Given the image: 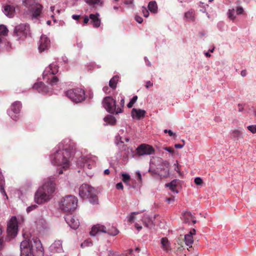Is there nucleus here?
I'll list each match as a JSON object with an SVG mask.
<instances>
[{
	"label": "nucleus",
	"mask_w": 256,
	"mask_h": 256,
	"mask_svg": "<svg viewBox=\"0 0 256 256\" xmlns=\"http://www.w3.org/2000/svg\"><path fill=\"white\" fill-rule=\"evenodd\" d=\"M22 107L21 103L20 102H16L11 106V110L14 114H18Z\"/></svg>",
	"instance_id": "26"
},
{
	"label": "nucleus",
	"mask_w": 256,
	"mask_h": 256,
	"mask_svg": "<svg viewBox=\"0 0 256 256\" xmlns=\"http://www.w3.org/2000/svg\"><path fill=\"white\" fill-rule=\"evenodd\" d=\"M20 248V256H43L44 253L41 242L37 238L22 240Z\"/></svg>",
	"instance_id": "1"
},
{
	"label": "nucleus",
	"mask_w": 256,
	"mask_h": 256,
	"mask_svg": "<svg viewBox=\"0 0 256 256\" xmlns=\"http://www.w3.org/2000/svg\"><path fill=\"white\" fill-rule=\"evenodd\" d=\"M240 74L242 76H245L246 75V70H242Z\"/></svg>",
	"instance_id": "55"
},
{
	"label": "nucleus",
	"mask_w": 256,
	"mask_h": 256,
	"mask_svg": "<svg viewBox=\"0 0 256 256\" xmlns=\"http://www.w3.org/2000/svg\"><path fill=\"white\" fill-rule=\"evenodd\" d=\"M119 77L118 76H114L110 80L109 86L113 90H114L117 85Z\"/></svg>",
	"instance_id": "29"
},
{
	"label": "nucleus",
	"mask_w": 256,
	"mask_h": 256,
	"mask_svg": "<svg viewBox=\"0 0 256 256\" xmlns=\"http://www.w3.org/2000/svg\"><path fill=\"white\" fill-rule=\"evenodd\" d=\"M134 214H135V212H132L130 214V215L129 217V218H128V221L130 222H132L133 221V220H134Z\"/></svg>",
	"instance_id": "50"
},
{
	"label": "nucleus",
	"mask_w": 256,
	"mask_h": 256,
	"mask_svg": "<svg viewBox=\"0 0 256 256\" xmlns=\"http://www.w3.org/2000/svg\"><path fill=\"white\" fill-rule=\"evenodd\" d=\"M138 100V96H135L130 100V102L128 103L127 106L128 108H131L133 106L134 104Z\"/></svg>",
	"instance_id": "36"
},
{
	"label": "nucleus",
	"mask_w": 256,
	"mask_h": 256,
	"mask_svg": "<svg viewBox=\"0 0 256 256\" xmlns=\"http://www.w3.org/2000/svg\"><path fill=\"white\" fill-rule=\"evenodd\" d=\"M18 231V222L16 216H12L8 224L7 232L10 236H15Z\"/></svg>",
	"instance_id": "11"
},
{
	"label": "nucleus",
	"mask_w": 256,
	"mask_h": 256,
	"mask_svg": "<svg viewBox=\"0 0 256 256\" xmlns=\"http://www.w3.org/2000/svg\"><path fill=\"white\" fill-rule=\"evenodd\" d=\"M37 207H38V206L36 204L32 205L27 208L26 212H31L32 210L36 209Z\"/></svg>",
	"instance_id": "42"
},
{
	"label": "nucleus",
	"mask_w": 256,
	"mask_h": 256,
	"mask_svg": "<svg viewBox=\"0 0 256 256\" xmlns=\"http://www.w3.org/2000/svg\"><path fill=\"white\" fill-rule=\"evenodd\" d=\"M95 189L88 184H82L79 189V195L83 199L88 198L92 204H98V198Z\"/></svg>",
	"instance_id": "4"
},
{
	"label": "nucleus",
	"mask_w": 256,
	"mask_h": 256,
	"mask_svg": "<svg viewBox=\"0 0 256 256\" xmlns=\"http://www.w3.org/2000/svg\"><path fill=\"white\" fill-rule=\"evenodd\" d=\"M228 18L232 20H234L236 18L235 10L234 8L229 10L228 13Z\"/></svg>",
	"instance_id": "34"
},
{
	"label": "nucleus",
	"mask_w": 256,
	"mask_h": 256,
	"mask_svg": "<svg viewBox=\"0 0 256 256\" xmlns=\"http://www.w3.org/2000/svg\"><path fill=\"white\" fill-rule=\"evenodd\" d=\"M188 234H191V235L193 236V235H194L196 234V230L194 229H193Z\"/></svg>",
	"instance_id": "56"
},
{
	"label": "nucleus",
	"mask_w": 256,
	"mask_h": 256,
	"mask_svg": "<svg viewBox=\"0 0 256 256\" xmlns=\"http://www.w3.org/2000/svg\"><path fill=\"white\" fill-rule=\"evenodd\" d=\"M135 20L139 24H141L143 22L142 18L139 16H135Z\"/></svg>",
	"instance_id": "44"
},
{
	"label": "nucleus",
	"mask_w": 256,
	"mask_h": 256,
	"mask_svg": "<svg viewBox=\"0 0 256 256\" xmlns=\"http://www.w3.org/2000/svg\"><path fill=\"white\" fill-rule=\"evenodd\" d=\"M184 144H176L174 145V147L176 148H182L184 147Z\"/></svg>",
	"instance_id": "52"
},
{
	"label": "nucleus",
	"mask_w": 256,
	"mask_h": 256,
	"mask_svg": "<svg viewBox=\"0 0 256 256\" xmlns=\"http://www.w3.org/2000/svg\"><path fill=\"white\" fill-rule=\"evenodd\" d=\"M99 232L108 233V234L112 236L117 235L119 232L118 230L114 227H112L106 230V228L104 226L96 224L92 228L90 234L91 236H94Z\"/></svg>",
	"instance_id": "8"
},
{
	"label": "nucleus",
	"mask_w": 256,
	"mask_h": 256,
	"mask_svg": "<svg viewBox=\"0 0 256 256\" xmlns=\"http://www.w3.org/2000/svg\"><path fill=\"white\" fill-rule=\"evenodd\" d=\"M124 186L122 182H119L116 184V188L118 190H122Z\"/></svg>",
	"instance_id": "48"
},
{
	"label": "nucleus",
	"mask_w": 256,
	"mask_h": 256,
	"mask_svg": "<svg viewBox=\"0 0 256 256\" xmlns=\"http://www.w3.org/2000/svg\"><path fill=\"white\" fill-rule=\"evenodd\" d=\"M72 18L75 20H78L80 18V16L74 14L72 16Z\"/></svg>",
	"instance_id": "53"
},
{
	"label": "nucleus",
	"mask_w": 256,
	"mask_h": 256,
	"mask_svg": "<svg viewBox=\"0 0 256 256\" xmlns=\"http://www.w3.org/2000/svg\"><path fill=\"white\" fill-rule=\"evenodd\" d=\"M66 96L75 102H80L85 99V94L82 88L70 89L66 92Z\"/></svg>",
	"instance_id": "7"
},
{
	"label": "nucleus",
	"mask_w": 256,
	"mask_h": 256,
	"mask_svg": "<svg viewBox=\"0 0 256 256\" xmlns=\"http://www.w3.org/2000/svg\"><path fill=\"white\" fill-rule=\"evenodd\" d=\"M178 244L183 247V243L184 242L186 245L188 246L190 248L192 247V244L194 242L193 236L191 234H185L184 236L180 235L178 238Z\"/></svg>",
	"instance_id": "12"
},
{
	"label": "nucleus",
	"mask_w": 256,
	"mask_h": 256,
	"mask_svg": "<svg viewBox=\"0 0 256 256\" xmlns=\"http://www.w3.org/2000/svg\"><path fill=\"white\" fill-rule=\"evenodd\" d=\"M120 108H122H122L124 106V97L121 98V100L120 102V105H118Z\"/></svg>",
	"instance_id": "43"
},
{
	"label": "nucleus",
	"mask_w": 256,
	"mask_h": 256,
	"mask_svg": "<svg viewBox=\"0 0 256 256\" xmlns=\"http://www.w3.org/2000/svg\"><path fill=\"white\" fill-rule=\"evenodd\" d=\"M168 130H164V132L165 134L168 133Z\"/></svg>",
	"instance_id": "64"
},
{
	"label": "nucleus",
	"mask_w": 256,
	"mask_h": 256,
	"mask_svg": "<svg viewBox=\"0 0 256 256\" xmlns=\"http://www.w3.org/2000/svg\"><path fill=\"white\" fill-rule=\"evenodd\" d=\"M33 88L42 94H46L49 92V88L43 82H39L34 84Z\"/></svg>",
	"instance_id": "19"
},
{
	"label": "nucleus",
	"mask_w": 256,
	"mask_h": 256,
	"mask_svg": "<svg viewBox=\"0 0 256 256\" xmlns=\"http://www.w3.org/2000/svg\"><path fill=\"white\" fill-rule=\"evenodd\" d=\"M236 12L238 14H242L244 12V10L242 7H238L236 10Z\"/></svg>",
	"instance_id": "46"
},
{
	"label": "nucleus",
	"mask_w": 256,
	"mask_h": 256,
	"mask_svg": "<svg viewBox=\"0 0 256 256\" xmlns=\"http://www.w3.org/2000/svg\"><path fill=\"white\" fill-rule=\"evenodd\" d=\"M135 228L138 230V231H140L142 228V226H139L138 224H135Z\"/></svg>",
	"instance_id": "54"
},
{
	"label": "nucleus",
	"mask_w": 256,
	"mask_h": 256,
	"mask_svg": "<svg viewBox=\"0 0 256 256\" xmlns=\"http://www.w3.org/2000/svg\"><path fill=\"white\" fill-rule=\"evenodd\" d=\"M164 150L171 154H173L174 152V149L171 147H166L164 148Z\"/></svg>",
	"instance_id": "49"
},
{
	"label": "nucleus",
	"mask_w": 256,
	"mask_h": 256,
	"mask_svg": "<svg viewBox=\"0 0 256 256\" xmlns=\"http://www.w3.org/2000/svg\"><path fill=\"white\" fill-rule=\"evenodd\" d=\"M104 120L108 124L111 125H114L116 123V120L112 116H108L104 118Z\"/></svg>",
	"instance_id": "31"
},
{
	"label": "nucleus",
	"mask_w": 256,
	"mask_h": 256,
	"mask_svg": "<svg viewBox=\"0 0 256 256\" xmlns=\"http://www.w3.org/2000/svg\"><path fill=\"white\" fill-rule=\"evenodd\" d=\"M146 112L144 110L136 108H133L132 110V116L133 118H136L139 120L141 118H144L145 116Z\"/></svg>",
	"instance_id": "22"
},
{
	"label": "nucleus",
	"mask_w": 256,
	"mask_h": 256,
	"mask_svg": "<svg viewBox=\"0 0 256 256\" xmlns=\"http://www.w3.org/2000/svg\"><path fill=\"white\" fill-rule=\"evenodd\" d=\"M136 152L139 156L150 155L154 154L155 150L152 146L142 144L136 148Z\"/></svg>",
	"instance_id": "10"
},
{
	"label": "nucleus",
	"mask_w": 256,
	"mask_h": 256,
	"mask_svg": "<svg viewBox=\"0 0 256 256\" xmlns=\"http://www.w3.org/2000/svg\"><path fill=\"white\" fill-rule=\"evenodd\" d=\"M103 106L107 112L112 114L122 112V108L116 104V100L111 96H106L102 101Z\"/></svg>",
	"instance_id": "6"
},
{
	"label": "nucleus",
	"mask_w": 256,
	"mask_h": 256,
	"mask_svg": "<svg viewBox=\"0 0 256 256\" xmlns=\"http://www.w3.org/2000/svg\"><path fill=\"white\" fill-rule=\"evenodd\" d=\"M110 174V170L108 169L104 170V174Z\"/></svg>",
	"instance_id": "59"
},
{
	"label": "nucleus",
	"mask_w": 256,
	"mask_h": 256,
	"mask_svg": "<svg viewBox=\"0 0 256 256\" xmlns=\"http://www.w3.org/2000/svg\"><path fill=\"white\" fill-rule=\"evenodd\" d=\"M8 32V30L4 25H0V34L6 36Z\"/></svg>",
	"instance_id": "35"
},
{
	"label": "nucleus",
	"mask_w": 256,
	"mask_h": 256,
	"mask_svg": "<svg viewBox=\"0 0 256 256\" xmlns=\"http://www.w3.org/2000/svg\"><path fill=\"white\" fill-rule=\"evenodd\" d=\"M90 20V18L87 16H85L84 18V24H87Z\"/></svg>",
	"instance_id": "51"
},
{
	"label": "nucleus",
	"mask_w": 256,
	"mask_h": 256,
	"mask_svg": "<svg viewBox=\"0 0 256 256\" xmlns=\"http://www.w3.org/2000/svg\"><path fill=\"white\" fill-rule=\"evenodd\" d=\"M4 183L5 181L2 174H0V191L2 194H4V195L6 196V198L8 199V196L4 189Z\"/></svg>",
	"instance_id": "30"
},
{
	"label": "nucleus",
	"mask_w": 256,
	"mask_h": 256,
	"mask_svg": "<svg viewBox=\"0 0 256 256\" xmlns=\"http://www.w3.org/2000/svg\"><path fill=\"white\" fill-rule=\"evenodd\" d=\"M122 180L124 183H127L130 182V177L129 174L127 173L122 174Z\"/></svg>",
	"instance_id": "38"
},
{
	"label": "nucleus",
	"mask_w": 256,
	"mask_h": 256,
	"mask_svg": "<svg viewBox=\"0 0 256 256\" xmlns=\"http://www.w3.org/2000/svg\"><path fill=\"white\" fill-rule=\"evenodd\" d=\"M62 173H63V171H62V170H61V169H60V170H58V174H62Z\"/></svg>",
	"instance_id": "62"
},
{
	"label": "nucleus",
	"mask_w": 256,
	"mask_h": 256,
	"mask_svg": "<svg viewBox=\"0 0 256 256\" xmlns=\"http://www.w3.org/2000/svg\"><path fill=\"white\" fill-rule=\"evenodd\" d=\"M84 1L90 6L98 4L100 3L101 6L102 4V2L100 0H84Z\"/></svg>",
	"instance_id": "33"
},
{
	"label": "nucleus",
	"mask_w": 256,
	"mask_h": 256,
	"mask_svg": "<svg viewBox=\"0 0 256 256\" xmlns=\"http://www.w3.org/2000/svg\"><path fill=\"white\" fill-rule=\"evenodd\" d=\"M205 55L206 57H210V54L208 53V52H206L205 54Z\"/></svg>",
	"instance_id": "61"
},
{
	"label": "nucleus",
	"mask_w": 256,
	"mask_h": 256,
	"mask_svg": "<svg viewBox=\"0 0 256 256\" xmlns=\"http://www.w3.org/2000/svg\"><path fill=\"white\" fill-rule=\"evenodd\" d=\"M100 14H90L89 18L91 20V23L93 24L94 28H98L100 25V20L99 18Z\"/></svg>",
	"instance_id": "20"
},
{
	"label": "nucleus",
	"mask_w": 256,
	"mask_h": 256,
	"mask_svg": "<svg viewBox=\"0 0 256 256\" xmlns=\"http://www.w3.org/2000/svg\"><path fill=\"white\" fill-rule=\"evenodd\" d=\"M153 86V84L152 82H151L150 81H147L146 82V85H145V86L147 88H148L152 86Z\"/></svg>",
	"instance_id": "47"
},
{
	"label": "nucleus",
	"mask_w": 256,
	"mask_h": 256,
	"mask_svg": "<svg viewBox=\"0 0 256 256\" xmlns=\"http://www.w3.org/2000/svg\"><path fill=\"white\" fill-rule=\"evenodd\" d=\"M28 26L24 24H20L16 26L14 28V34L20 38L26 37L27 34Z\"/></svg>",
	"instance_id": "13"
},
{
	"label": "nucleus",
	"mask_w": 256,
	"mask_h": 256,
	"mask_svg": "<svg viewBox=\"0 0 256 256\" xmlns=\"http://www.w3.org/2000/svg\"><path fill=\"white\" fill-rule=\"evenodd\" d=\"M177 184L178 180H174L166 184L165 186L166 187H168L172 192L178 194V190H176Z\"/></svg>",
	"instance_id": "25"
},
{
	"label": "nucleus",
	"mask_w": 256,
	"mask_h": 256,
	"mask_svg": "<svg viewBox=\"0 0 256 256\" xmlns=\"http://www.w3.org/2000/svg\"><path fill=\"white\" fill-rule=\"evenodd\" d=\"M50 77H48L47 78V82H49L52 85L56 84L58 82V79L56 76L50 74Z\"/></svg>",
	"instance_id": "32"
},
{
	"label": "nucleus",
	"mask_w": 256,
	"mask_h": 256,
	"mask_svg": "<svg viewBox=\"0 0 256 256\" xmlns=\"http://www.w3.org/2000/svg\"><path fill=\"white\" fill-rule=\"evenodd\" d=\"M77 204V198L74 196L68 195L61 200L60 208L64 212H71L75 210Z\"/></svg>",
	"instance_id": "5"
},
{
	"label": "nucleus",
	"mask_w": 256,
	"mask_h": 256,
	"mask_svg": "<svg viewBox=\"0 0 256 256\" xmlns=\"http://www.w3.org/2000/svg\"><path fill=\"white\" fill-rule=\"evenodd\" d=\"M88 242L87 241H84L83 243H82V244H81V246H82V247H84V246H88V245H87V243H88Z\"/></svg>",
	"instance_id": "58"
},
{
	"label": "nucleus",
	"mask_w": 256,
	"mask_h": 256,
	"mask_svg": "<svg viewBox=\"0 0 256 256\" xmlns=\"http://www.w3.org/2000/svg\"><path fill=\"white\" fill-rule=\"evenodd\" d=\"M231 136L234 140H238L239 138H242V133L238 130H234L231 134Z\"/></svg>",
	"instance_id": "28"
},
{
	"label": "nucleus",
	"mask_w": 256,
	"mask_h": 256,
	"mask_svg": "<svg viewBox=\"0 0 256 256\" xmlns=\"http://www.w3.org/2000/svg\"><path fill=\"white\" fill-rule=\"evenodd\" d=\"M66 223L73 229H76L80 225L78 220L72 214H66L65 216Z\"/></svg>",
	"instance_id": "15"
},
{
	"label": "nucleus",
	"mask_w": 256,
	"mask_h": 256,
	"mask_svg": "<svg viewBox=\"0 0 256 256\" xmlns=\"http://www.w3.org/2000/svg\"><path fill=\"white\" fill-rule=\"evenodd\" d=\"M160 243L162 245V248L166 252H168L171 251L172 248L170 244L168 239L166 238H163L161 239Z\"/></svg>",
	"instance_id": "21"
},
{
	"label": "nucleus",
	"mask_w": 256,
	"mask_h": 256,
	"mask_svg": "<svg viewBox=\"0 0 256 256\" xmlns=\"http://www.w3.org/2000/svg\"><path fill=\"white\" fill-rule=\"evenodd\" d=\"M166 200L168 204H170L174 201V198L172 196L170 198H166Z\"/></svg>",
	"instance_id": "45"
},
{
	"label": "nucleus",
	"mask_w": 256,
	"mask_h": 256,
	"mask_svg": "<svg viewBox=\"0 0 256 256\" xmlns=\"http://www.w3.org/2000/svg\"><path fill=\"white\" fill-rule=\"evenodd\" d=\"M184 218L185 222L190 223V222L194 224L196 223V219L190 212H186L184 214Z\"/></svg>",
	"instance_id": "24"
},
{
	"label": "nucleus",
	"mask_w": 256,
	"mask_h": 256,
	"mask_svg": "<svg viewBox=\"0 0 256 256\" xmlns=\"http://www.w3.org/2000/svg\"><path fill=\"white\" fill-rule=\"evenodd\" d=\"M126 4H132V1H130V2L126 1Z\"/></svg>",
	"instance_id": "63"
},
{
	"label": "nucleus",
	"mask_w": 256,
	"mask_h": 256,
	"mask_svg": "<svg viewBox=\"0 0 256 256\" xmlns=\"http://www.w3.org/2000/svg\"><path fill=\"white\" fill-rule=\"evenodd\" d=\"M148 10L152 13H156L158 12V5L156 1H150L148 4Z\"/></svg>",
	"instance_id": "27"
},
{
	"label": "nucleus",
	"mask_w": 256,
	"mask_h": 256,
	"mask_svg": "<svg viewBox=\"0 0 256 256\" xmlns=\"http://www.w3.org/2000/svg\"><path fill=\"white\" fill-rule=\"evenodd\" d=\"M142 12L143 14V15L144 17L147 18L149 16L148 10L146 9L145 6H142Z\"/></svg>",
	"instance_id": "39"
},
{
	"label": "nucleus",
	"mask_w": 256,
	"mask_h": 256,
	"mask_svg": "<svg viewBox=\"0 0 256 256\" xmlns=\"http://www.w3.org/2000/svg\"><path fill=\"white\" fill-rule=\"evenodd\" d=\"M15 8L13 6L6 5L4 7V14L9 18H12L14 16Z\"/></svg>",
	"instance_id": "23"
},
{
	"label": "nucleus",
	"mask_w": 256,
	"mask_h": 256,
	"mask_svg": "<svg viewBox=\"0 0 256 256\" xmlns=\"http://www.w3.org/2000/svg\"><path fill=\"white\" fill-rule=\"evenodd\" d=\"M158 169L161 178H166L169 174V163L166 161L163 162Z\"/></svg>",
	"instance_id": "16"
},
{
	"label": "nucleus",
	"mask_w": 256,
	"mask_h": 256,
	"mask_svg": "<svg viewBox=\"0 0 256 256\" xmlns=\"http://www.w3.org/2000/svg\"><path fill=\"white\" fill-rule=\"evenodd\" d=\"M58 72V66L54 64H50L43 72L44 79H46L48 74L54 75Z\"/></svg>",
	"instance_id": "18"
},
{
	"label": "nucleus",
	"mask_w": 256,
	"mask_h": 256,
	"mask_svg": "<svg viewBox=\"0 0 256 256\" xmlns=\"http://www.w3.org/2000/svg\"><path fill=\"white\" fill-rule=\"evenodd\" d=\"M194 183L196 184V185H198V186H200L203 183V180H202L200 178V177H197L195 179H194Z\"/></svg>",
	"instance_id": "41"
},
{
	"label": "nucleus",
	"mask_w": 256,
	"mask_h": 256,
	"mask_svg": "<svg viewBox=\"0 0 256 256\" xmlns=\"http://www.w3.org/2000/svg\"><path fill=\"white\" fill-rule=\"evenodd\" d=\"M73 146H67L62 143L60 144L58 150L50 156L52 162L55 165L62 166L64 169L70 166V159L72 156V148Z\"/></svg>",
	"instance_id": "2"
},
{
	"label": "nucleus",
	"mask_w": 256,
	"mask_h": 256,
	"mask_svg": "<svg viewBox=\"0 0 256 256\" xmlns=\"http://www.w3.org/2000/svg\"><path fill=\"white\" fill-rule=\"evenodd\" d=\"M247 128L252 134L256 133V125H250L248 126Z\"/></svg>",
	"instance_id": "40"
},
{
	"label": "nucleus",
	"mask_w": 256,
	"mask_h": 256,
	"mask_svg": "<svg viewBox=\"0 0 256 256\" xmlns=\"http://www.w3.org/2000/svg\"><path fill=\"white\" fill-rule=\"evenodd\" d=\"M78 166L84 169H91L94 165V162L87 157H82L78 161Z\"/></svg>",
	"instance_id": "14"
},
{
	"label": "nucleus",
	"mask_w": 256,
	"mask_h": 256,
	"mask_svg": "<svg viewBox=\"0 0 256 256\" xmlns=\"http://www.w3.org/2000/svg\"><path fill=\"white\" fill-rule=\"evenodd\" d=\"M26 6L28 7L30 11L32 12V16L34 18L39 16L42 10V6L40 4L33 2V0H28L25 2Z\"/></svg>",
	"instance_id": "9"
},
{
	"label": "nucleus",
	"mask_w": 256,
	"mask_h": 256,
	"mask_svg": "<svg viewBox=\"0 0 256 256\" xmlns=\"http://www.w3.org/2000/svg\"><path fill=\"white\" fill-rule=\"evenodd\" d=\"M238 107H239V111L240 112H241L243 110V108L242 107V106L241 104H239Z\"/></svg>",
	"instance_id": "60"
},
{
	"label": "nucleus",
	"mask_w": 256,
	"mask_h": 256,
	"mask_svg": "<svg viewBox=\"0 0 256 256\" xmlns=\"http://www.w3.org/2000/svg\"><path fill=\"white\" fill-rule=\"evenodd\" d=\"M50 45V40L45 36H42L40 40L38 50L40 52L47 50Z\"/></svg>",
	"instance_id": "17"
},
{
	"label": "nucleus",
	"mask_w": 256,
	"mask_h": 256,
	"mask_svg": "<svg viewBox=\"0 0 256 256\" xmlns=\"http://www.w3.org/2000/svg\"><path fill=\"white\" fill-rule=\"evenodd\" d=\"M185 16L186 18L192 21L194 20V14L192 12H188L185 13Z\"/></svg>",
	"instance_id": "37"
},
{
	"label": "nucleus",
	"mask_w": 256,
	"mask_h": 256,
	"mask_svg": "<svg viewBox=\"0 0 256 256\" xmlns=\"http://www.w3.org/2000/svg\"><path fill=\"white\" fill-rule=\"evenodd\" d=\"M55 183L48 180L40 187L35 194L34 200L38 204H42L49 200L55 191Z\"/></svg>",
	"instance_id": "3"
},
{
	"label": "nucleus",
	"mask_w": 256,
	"mask_h": 256,
	"mask_svg": "<svg viewBox=\"0 0 256 256\" xmlns=\"http://www.w3.org/2000/svg\"><path fill=\"white\" fill-rule=\"evenodd\" d=\"M168 134L170 136H176V134H174L171 130H168Z\"/></svg>",
	"instance_id": "57"
}]
</instances>
